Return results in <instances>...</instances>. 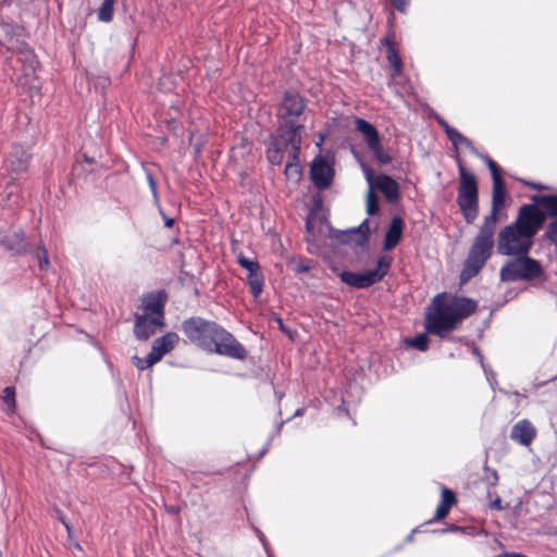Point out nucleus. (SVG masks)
<instances>
[{"label":"nucleus","instance_id":"f257e3e1","mask_svg":"<svg viewBox=\"0 0 557 557\" xmlns=\"http://www.w3.org/2000/svg\"><path fill=\"white\" fill-rule=\"evenodd\" d=\"M544 221L540 209L533 205L523 206L515 223L498 234L497 251L503 256H527L533 245V237Z\"/></svg>","mask_w":557,"mask_h":557},{"label":"nucleus","instance_id":"f03ea898","mask_svg":"<svg viewBox=\"0 0 557 557\" xmlns=\"http://www.w3.org/2000/svg\"><path fill=\"white\" fill-rule=\"evenodd\" d=\"M476 310V302L467 297L438 294L425 315L428 333L445 338Z\"/></svg>","mask_w":557,"mask_h":557},{"label":"nucleus","instance_id":"7ed1b4c3","mask_svg":"<svg viewBox=\"0 0 557 557\" xmlns=\"http://www.w3.org/2000/svg\"><path fill=\"white\" fill-rule=\"evenodd\" d=\"M24 29L20 25L11 23H0V45L9 51L17 54V61L23 64L25 73L24 84H30L35 77L37 61L34 52L23 40Z\"/></svg>","mask_w":557,"mask_h":557},{"label":"nucleus","instance_id":"20e7f679","mask_svg":"<svg viewBox=\"0 0 557 557\" xmlns=\"http://www.w3.org/2000/svg\"><path fill=\"white\" fill-rule=\"evenodd\" d=\"M305 110V103L301 97L297 94L286 92L280 110L281 125L278 132H282V137L285 136L289 140L290 146L294 148V157L300 151L301 145V129L304 125L299 123L298 117Z\"/></svg>","mask_w":557,"mask_h":557},{"label":"nucleus","instance_id":"39448f33","mask_svg":"<svg viewBox=\"0 0 557 557\" xmlns=\"http://www.w3.org/2000/svg\"><path fill=\"white\" fill-rule=\"evenodd\" d=\"M494 232L493 218L488 221H484L465 262V268L461 273L463 281L470 280L476 275L490 258L494 247Z\"/></svg>","mask_w":557,"mask_h":557},{"label":"nucleus","instance_id":"423d86ee","mask_svg":"<svg viewBox=\"0 0 557 557\" xmlns=\"http://www.w3.org/2000/svg\"><path fill=\"white\" fill-rule=\"evenodd\" d=\"M542 273L541 264L527 256H518L517 259L510 260L500 269V278L506 282H515L520 280H533Z\"/></svg>","mask_w":557,"mask_h":557},{"label":"nucleus","instance_id":"0eeeda50","mask_svg":"<svg viewBox=\"0 0 557 557\" xmlns=\"http://www.w3.org/2000/svg\"><path fill=\"white\" fill-rule=\"evenodd\" d=\"M218 329L216 323L200 318H191L183 324V331L188 339L206 350L214 343Z\"/></svg>","mask_w":557,"mask_h":557},{"label":"nucleus","instance_id":"6e6552de","mask_svg":"<svg viewBox=\"0 0 557 557\" xmlns=\"http://www.w3.org/2000/svg\"><path fill=\"white\" fill-rule=\"evenodd\" d=\"M391 267V259L383 256L377 260L376 268L373 270H366L363 272L343 271L341 280L355 288H367L380 282L387 273Z\"/></svg>","mask_w":557,"mask_h":557},{"label":"nucleus","instance_id":"1a4fd4ad","mask_svg":"<svg viewBox=\"0 0 557 557\" xmlns=\"http://www.w3.org/2000/svg\"><path fill=\"white\" fill-rule=\"evenodd\" d=\"M356 129L362 135L369 150L372 152L374 159L380 164H388L392 157L388 152L384 151L379 132L376 128L363 119H356Z\"/></svg>","mask_w":557,"mask_h":557},{"label":"nucleus","instance_id":"9d476101","mask_svg":"<svg viewBox=\"0 0 557 557\" xmlns=\"http://www.w3.org/2000/svg\"><path fill=\"white\" fill-rule=\"evenodd\" d=\"M208 351H214L238 360L245 359L247 354L243 345L231 333L220 326L216 331L214 343Z\"/></svg>","mask_w":557,"mask_h":557},{"label":"nucleus","instance_id":"9b49d317","mask_svg":"<svg viewBox=\"0 0 557 557\" xmlns=\"http://www.w3.org/2000/svg\"><path fill=\"white\" fill-rule=\"evenodd\" d=\"M363 172L370 188H377L388 201L398 199L399 186L395 180L384 174L374 177L372 171L367 166H363Z\"/></svg>","mask_w":557,"mask_h":557},{"label":"nucleus","instance_id":"f8f14e48","mask_svg":"<svg viewBox=\"0 0 557 557\" xmlns=\"http://www.w3.org/2000/svg\"><path fill=\"white\" fill-rule=\"evenodd\" d=\"M334 170L332 164L323 157H317L310 168V177L319 189L329 187L333 181Z\"/></svg>","mask_w":557,"mask_h":557},{"label":"nucleus","instance_id":"ddd939ff","mask_svg":"<svg viewBox=\"0 0 557 557\" xmlns=\"http://www.w3.org/2000/svg\"><path fill=\"white\" fill-rule=\"evenodd\" d=\"M178 339V335L173 332L166 333L165 335L157 338L152 344L151 351L149 352V363L159 362L164 355L175 348Z\"/></svg>","mask_w":557,"mask_h":557},{"label":"nucleus","instance_id":"4468645a","mask_svg":"<svg viewBox=\"0 0 557 557\" xmlns=\"http://www.w3.org/2000/svg\"><path fill=\"white\" fill-rule=\"evenodd\" d=\"M535 436L536 429L527 419L518 421L510 432V438L522 446H529Z\"/></svg>","mask_w":557,"mask_h":557},{"label":"nucleus","instance_id":"2eb2a0df","mask_svg":"<svg viewBox=\"0 0 557 557\" xmlns=\"http://www.w3.org/2000/svg\"><path fill=\"white\" fill-rule=\"evenodd\" d=\"M506 203V191L502 177H495V184H493V197H492V212L485 216L484 221H488L493 218V227L497 224V213L505 207Z\"/></svg>","mask_w":557,"mask_h":557},{"label":"nucleus","instance_id":"dca6fc26","mask_svg":"<svg viewBox=\"0 0 557 557\" xmlns=\"http://www.w3.org/2000/svg\"><path fill=\"white\" fill-rule=\"evenodd\" d=\"M163 325V321L156 320L148 315H137L134 326L135 336L138 339H147L153 335L158 327Z\"/></svg>","mask_w":557,"mask_h":557},{"label":"nucleus","instance_id":"f3484780","mask_svg":"<svg viewBox=\"0 0 557 557\" xmlns=\"http://www.w3.org/2000/svg\"><path fill=\"white\" fill-rule=\"evenodd\" d=\"M460 185L458 197L478 199V185L475 176L459 164Z\"/></svg>","mask_w":557,"mask_h":557},{"label":"nucleus","instance_id":"a211bd4d","mask_svg":"<svg viewBox=\"0 0 557 557\" xmlns=\"http://www.w3.org/2000/svg\"><path fill=\"white\" fill-rule=\"evenodd\" d=\"M286 137L287 136L283 138L282 132H280L278 136L271 141L267 151V158L270 163L277 165L282 163L284 150L290 146V143Z\"/></svg>","mask_w":557,"mask_h":557},{"label":"nucleus","instance_id":"6ab92c4d","mask_svg":"<svg viewBox=\"0 0 557 557\" xmlns=\"http://www.w3.org/2000/svg\"><path fill=\"white\" fill-rule=\"evenodd\" d=\"M164 301L160 296L149 295L143 300L144 315L151 317L156 320L163 321Z\"/></svg>","mask_w":557,"mask_h":557},{"label":"nucleus","instance_id":"aec40b11","mask_svg":"<svg viewBox=\"0 0 557 557\" xmlns=\"http://www.w3.org/2000/svg\"><path fill=\"white\" fill-rule=\"evenodd\" d=\"M404 222L401 218L394 216L385 234L384 249L392 250L400 240L403 235Z\"/></svg>","mask_w":557,"mask_h":557},{"label":"nucleus","instance_id":"412c9836","mask_svg":"<svg viewBox=\"0 0 557 557\" xmlns=\"http://www.w3.org/2000/svg\"><path fill=\"white\" fill-rule=\"evenodd\" d=\"M369 221L364 220L357 228H352L348 234H345L342 240L347 244H355L358 247H363L369 236Z\"/></svg>","mask_w":557,"mask_h":557},{"label":"nucleus","instance_id":"4be33fe9","mask_svg":"<svg viewBox=\"0 0 557 557\" xmlns=\"http://www.w3.org/2000/svg\"><path fill=\"white\" fill-rule=\"evenodd\" d=\"M384 41L386 45V58L392 70V81L397 83V79L401 77L403 63L396 48L389 39L386 38Z\"/></svg>","mask_w":557,"mask_h":557},{"label":"nucleus","instance_id":"5701e85b","mask_svg":"<svg viewBox=\"0 0 557 557\" xmlns=\"http://www.w3.org/2000/svg\"><path fill=\"white\" fill-rule=\"evenodd\" d=\"M438 123L445 129V133H446L447 137L449 138V140L451 141V144L456 148L461 147V148H466V149H469L471 151H474V148H473L472 143L470 141V139L465 137L457 129H455L451 126H449L448 123L445 120L438 119Z\"/></svg>","mask_w":557,"mask_h":557},{"label":"nucleus","instance_id":"b1692460","mask_svg":"<svg viewBox=\"0 0 557 557\" xmlns=\"http://www.w3.org/2000/svg\"><path fill=\"white\" fill-rule=\"evenodd\" d=\"M457 203L467 223H473L479 213L478 199L457 197Z\"/></svg>","mask_w":557,"mask_h":557},{"label":"nucleus","instance_id":"393cba45","mask_svg":"<svg viewBox=\"0 0 557 557\" xmlns=\"http://www.w3.org/2000/svg\"><path fill=\"white\" fill-rule=\"evenodd\" d=\"M455 503H456V497H455L454 493L450 490L443 487L442 488V500H441V504L436 508L434 519L435 520L444 519L448 515L451 506Z\"/></svg>","mask_w":557,"mask_h":557},{"label":"nucleus","instance_id":"a878e982","mask_svg":"<svg viewBox=\"0 0 557 557\" xmlns=\"http://www.w3.org/2000/svg\"><path fill=\"white\" fill-rule=\"evenodd\" d=\"M290 148H292V151H290L292 160L289 162H287V164L285 166V175L288 181L297 183L300 181L302 171H301V166L298 162V156H296V158H295L294 157V148L292 146H290ZM297 154H299V152Z\"/></svg>","mask_w":557,"mask_h":557},{"label":"nucleus","instance_id":"bb28decb","mask_svg":"<svg viewBox=\"0 0 557 557\" xmlns=\"http://www.w3.org/2000/svg\"><path fill=\"white\" fill-rule=\"evenodd\" d=\"M537 206L549 216H557V196L542 195L535 198Z\"/></svg>","mask_w":557,"mask_h":557},{"label":"nucleus","instance_id":"cd10ccee","mask_svg":"<svg viewBox=\"0 0 557 557\" xmlns=\"http://www.w3.org/2000/svg\"><path fill=\"white\" fill-rule=\"evenodd\" d=\"M247 282L250 292L255 298H258L263 290V275L261 272H256L247 275Z\"/></svg>","mask_w":557,"mask_h":557},{"label":"nucleus","instance_id":"c85d7f7f","mask_svg":"<svg viewBox=\"0 0 557 557\" xmlns=\"http://www.w3.org/2000/svg\"><path fill=\"white\" fill-rule=\"evenodd\" d=\"M115 0H103L99 12L98 18L102 22H110L113 17Z\"/></svg>","mask_w":557,"mask_h":557},{"label":"nucleus","instance_id":"c756f323","mask_svg":"<svg viewBox=\"0 0 557 557\" xmlns=\"http://www.w3.org/2000/svg\"><path fill=\"white\" fill-rule=\"evenodd\" d=\"M406 344L410 347H413L420 351H425L429 345V336L426 333L418 334L413 338L406 339Z\"/></svg>","mask_w":557,"mask_h":557},{"label":"nucleus","instance_id":"7c9ffc66","mask_svg":"<svg viewBox=\"0 0 557 557\" xmlns=\"http://www.w3.org/2000/svg\"><path fill=\"white\" fill-rule=\"evenodd\" d=\"M379 211V199L372 188L369 187L367 193V212L370 215L375 214Z\"/></svg>","mask_w":557,"mask_h":557},{"label":"nucleus","instance_id":"2f4dec72","mask_svg":"<svg viewBox=\"0 0 557 557\" xmlns=\"http://www.w3.org/2000/svg\"><path fill=\"white\" fill-rule=\"evenodd\" d=\"M238 263L240 267L248 271V274H252L260 271L259 263L255 260H250L243 255L238 256Z\"/></svg>","mask_w":557,"mask_h":557},{"label":"nucleus","instance_id":"473e14b6","mask_svg":"<svg viewBox=\"0 0 557 557\" xmlns=\"http://www.w3.org/2000/svg\"><path fill=\"white\" fill-rule=\"evenodd\" d=\"M2 399L8 406L9 411L13 412L15 409V392L13 387H5L3 391Z\"/></svg>","mask_w":557,"mask_h":557},{"label":"nucleus","instance_id":"72a5a7b5","mask_svg":"<svg viewBox=\"0 0 557 557\" xmlns=\"http://www.w3.org/2000/svg\"><path fill=\"white\" fill-rule=\"evenodd\" d=\"M389 84L396 89L397 92H409L411 90V85L403 73L401 77L397 79V83H394L391 79Z\"/></svg>","mask_w":557,"mask_h":557},{"label":"nucleus","instance_id":"f704fd0d","mask_svg":"<svg viewBox=\"0 0 557 557\" xmlns=\"http://www.w3.org/2000/svg\"><path fill=\"white\" fill-rule=\"evenodd\" d=\"M35 257L41 270H47L49 268L48 253L45 247H39L36 251Z\"/></svg>","mask_w":557,"mask_h":557},{"label":"nucleus","instance_id":"c9c22d12","mask_svg":"<svg viewBox=\"0 0 557 557\" xmlns=\"http://www.w3.org/2000/svg\"><path fill=\"white\" fill-rule=\"evenodd\" d=\"M546 236L555 245L557 249V219L548 224L546 230Z\"/></svg>","mask_w":557,"mask_h":557},{"label":"nucleus","instance_id":"e433bc0d","mask_svg":"<svg viewBox=\"0 0 557 557\" xmlns=\"http://www.w3.org/2000/svg\"><path fill=\"white\" fill-rule=\"evenodd\" d=\"M132 360H133V363L136 366V368L140 371H144L145 369L152 367L154 364V363H149V355L147 356L146 359H143L138 356H134L132 358Z\"/></svg>","mask_w":557,"mask_h":557},{"label":"nucleus","instance_id":"4c0bfd02","mask_svg":"<svg viewBox=\"0 0 557 557\" xmlns=\"http://www.w3.org/2000/svg\"><path fill=\"white\" fill-rule=\"evenodd\" d=\"M483 159H484V161L486 162V164H487V166H488V169H490V171H491V173H492V176H493V184H495V177H496V178H497V177H500V175H499V173H498V166H497V164H496L493 160H491L490 158L484 157Z\"/></svg>","mask_w":557,"mask_h":557},{"label":"nucleus","instance_id":"58836bf2","mask_svg":"<svg viewBox=\"0 0 557 557\" xmlns=\"http://www.w3.org/2000/svg\"><path fill=\"white\" fill-rule=\"evenodd\" d=\"M483 159H484V161L486 162V164H487V166H488V169H490V171H491V173H492V176H493V184H495V177H496V178H497V177H500V175H499V173H498V166H497V164H496L493 160H491L490 158L484 157Z\"/></svg>","mask_w":557,"mask_h":557},{"label":"nucleus","instance_id":"ea45409f","mask_svg":"<svg viewBox=\"0 0 557 557\" xmlns=\"http://www.w3.org/2000/svg\"><path fill=\"white\" fill-rule=\"evenodd\" d=\"M393 3L398 11L405 12L409 0H393Z\"/></svg>","mask_w":557,"mask_h":557},{"label":"nucleus","instance_id":"a19ab883","mask_svg":"<svg viewBox=\"0 0 557 557\" xmlns=\"http://www.w3.org/2000/svg\"><path fill=\"white\" fill-rule=\"evenodd\" d=\"M147 180H148L149 187H150V189L152 191L153 197L157 198L158 197V193H157V184H156L154 178L152 177L151 174H148L147 175Z\"/></svg>","mask_w":557,"mask_h":557},{"label":"nucleus","instance_id":"79ce46f5","mask_svg":"<svg viewBox=\"0 0 557 557\" xmlns=\"http://www.w3.org/2000/svg\"><path fill=\"white\" fill-rule=\"evenodd\" d=\"M491 508L492 509H495V510H500L502 509V500L499 497H497L496 499H494L492 503H491Z\"/></svg>","mask_w":557,"mask_h":557},{"label":"nucleus","instance_id":"37998d69","mask_svg":"<svg viewBox=\"0 0 557 557\" xmlns=\"http://www.w3.org/2000/svg\"><path fill=\"white\" fill-rule=\"evenodd\" d=\"M495 557H527L522 554H518V553H505V554H502V555H497Z\"/></svg>","mask_w":557,"mask_h":557},{"label":"nucleus","instance_id":"c03bdc74","mask_svg":"<svg viewBox=\"0 0 557 557\" xmlns=\"http://www.w3.org/2000/svg\"><path fill=\"white\" fill-rule=\"evenodd\" d=\"M173 223H174V220H173V219H166V220H165V225H166L168 227H171V226L173 225Z\"/></svg>","mask_w":557,"mask_h":557},{"label":"nucleus","instance_id":"a18cd8bd","mask_svg":"<svg viewBox=\"0 0 557 557\" xmlns=\"http://www.w3.org/2000/svg\"><path fill=\"white\" fill-rule=\"evenodd\" d=\"M323 140H324V136H323V135H321V136H320V138H319V141L317 143V146H318V147H321V145H322Z\"/></svg>","mask_w":557,"mask_h":557},{"label":"nucleus","instance_id":"49530a36","mask_svg":"<svg viewBox=\"0 0 557 557\" xmlns=\"http://www.w3.org/2000/svg\"><path fill=\"white\" fill-rule=\"evenodd\" d=\"M413 532H414V531H412V532L407 536V541H411V540H412V537H413Z\"/></svg>","mask_w":557,"mask_h":557},{"label":"nucleus","instance_id":"de8ad7c7","mask_svg":"<svg viewBox=\"0 0 557 557\" xmlns=\"http://www.w3.org/2000/svg\"><path fill=\"white\" fill-rule=\"evenodd\" d=\"M474 352L479 356V359H480L481 363H483L482 356L479 354V351L476 349H474Z\"/></svg>","mask_w":557,"mask_h":557},{"label":"nucleus","instance_id":"09e8293b","mask_svg":"<svg viewBox=\"0 0 557 557\" xmlns=\"http://www.w3.org/2000/svg\"><path fill=\"white\" fill-rule=\"evenodd\" d=\"M308 269H309L308 267L301 265L302 271H307Z\"/></svg>","mask_w":557,"mask_h":557}]
</instances>
